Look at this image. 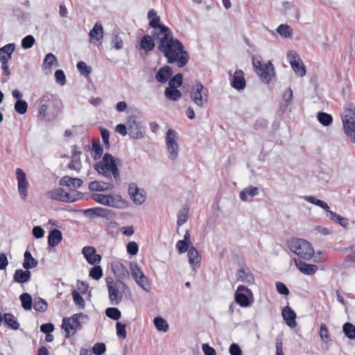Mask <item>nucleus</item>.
<instances>
[{
	"instance_id": "nucleus-1",
	"label": "nucleus",
	"mask_w": 355,
	"mask_h": 355,
	"mask_svg": "<svg viewBox=\"0 0 355 355\" xmlns=\"http://www.w3.org/2000/svg\"><path fill=\"white\" fill-rule=\"evenodd\" d=\"M151 38L157 40V49L163 53L168 64L177 63L180 68L186 66L189 60V55L184 50L183 44L174 38L171 30L166 25L151 32Z\"/></svg>"
},
{
	"instance_id": "nucleus-2",
	"label": "nucleus",
	"mask_w": 355,
	"mask_h": 355,
	"mask_svg": "<svg viewBox=\"0 0 355 355\" xmlns=\"http://www.w3.org/2000/svg\"><path fill=\"white\" fill-rule=\"evenodd\" d=\"M121 162L120 159L116 158L109 153H105L102 157V160L96 162L94 168L99 175L106 178L109 181L113 182L114 178L116 184L119 185L121 180L118 165Z\"/></svg>"
},
{
	"instance_id": "nucleus-3",
	"label": "nucleus",
	"mask_w": 355,
	"mask_h": 355,
	"mask_svg": "<svg viewBox=\"0 0 355 355\" xmlns=\"http://www.w3.org/2000/svg\"><path fill=\"white\" fill-rule=\"evenodd\" d=\"M37 102L40 103L38 117L44 121L50 122L55 120L62 108V101L50 94L42 95Z\"/></svg>"
},
{
	"instance_id": "nucleus-4",
	"label": "nucleus",
	"mask_w": 355,
	"mask_h": 355,
	"mask_svg": "<svg viewBox=\"0 0 355 355\" xmlns=\"http://www.w3.org/2000/svg\"><path fill=\"white\" fill-rule=\"evenodd\" d=\"M289 250L305 260H310L314 254L311 244L305 239L293 238L287 241Z\"/></svg>"
},
{
	"instance_id": "nucleus-5",
	"label": "nucleus",
	"mask_w": 355,
	"mask_h": 355,
	"mask_svg": "<svg viewBox=\"0 0 355 355\" xmlns=\"http://www.w3.org/2000/svg\"><path fill=\"white\" fill-rule=\"evenodd\" d=\"M345 134L355 144V106L350 104L341 113Z\"/></svg>"
},
{
	"instance_id": "nucleus-6",
	"label": "nucleus",
	"mask_w": 355,
	"mask_h": 355,
	"mask_svg": "<svg viewBox=\"0 0 355 355\" xmlns=\"http://www.w3.org/2000/svg\"><path fill=\"white\" fill-rule=\"evenodd\" d=\"M189 97L196 105L200 107H203L208 103V89L200 82L196 81V83L191 88Z\"/></svg>"
},
{
	"instance_id": "nucleus-7",
	"label": "nucleus",
	"mask_w": 355,
	"mask_h": 355,
	"mask_svg": "<svg viewBox=\"0 0 355 355\" xmlns=\"http://www.w3.org/2000/svg\"><path fill=\"white\" fill-rule=\"evenodd\" d=\"M234 300L241 307L251 306L254 300L252 291L244 285H239L234 293Z\"/></svg>"
},
{
	"instance_id": "nucleus-8",
	"label": "nucleus",
	"mask_w": 355,
	"mask_h": 355,
	"mask_svg": "<svg viewBox=\"0 0 355 355\" xmlns=\"http://www.w3.org/2000/svg\"><path fill=\"white\" fill-rule=\"evenodd\" d=\"M177 132L173 129H168L166 135V146L171 160H175L179 153V146L177 142Z\"/></svg>"
},
{
	"instance_id": "nucleus-9",
	"label": "nucleus",
	"mask_w": 355,
	"mask_h": 355,
	"mask_svg": "<svg viewBox=\"0 0 355 355\" xmlns=\"http://www.w3.org/2000/svg\"><path fill=\"white\" fill-rule=\"evenodd\" d=\"M129 136L133 139H141L145 136V128L137 121L136 116H130L127 120Z\"/></svg>"
},
{
	"instance_id": "nucleus-10",
	"label": "nucleus",
	"mask_w": 355,
	"mask_h": 355,
	"mask_svg": "<svg viewBox=\"0 0 355 355\" xmlns=\"http://www.w3.org/2000/svg\"><path fill=\"white\" fill-rule=\"evenodd\" d=\"M287 58L295 73L301 77L305 76L306 70L299 55L294 51H289Z\"/></svg>"
},
{
	"instance_id": "nucleus-11",
	"label": "nucleus",
	"mask_w": 355,
	"mask_h": 355,
	"mask_svg": "<svg viewBox=\"0 0 355 355\" xmlns=\"http://www.w3.org/2000/svg\"><path fill=\"white\" fill-rule=\"evenodd\" d=\"M82 211L86 217L90 219H93L95 217H102L109 219L112 218L114 216V212L112 210L99 207L83 209Z\"/></svg>"
},
{
	"instance_id": "nucleus-12",
	"label": "nucleus",
	"mask_w": 355,
	"mask_h": 355,
	"mask_svg": "<svg viewBox=\"0 0 355 355\" xmlns=\"http://www.w3.org/2000/svg\"><path fill=\"white\" fill-rule=\"evenodd\" d=\"M128 193L131 200L136 205H142L146 198V193L144 189H139L135 183H130L128 185Z\"/></svg>"
},
{
	"instance_id": "nucleus-13",
	"label": "nucleus",
	"mask_w": 355,
	"mask_h": 355,
	"mask_svg": "<svg viewBox=\"0 0 355 355\" xmlns=\"http://www.w3.org/2000/svg\"><path fill=\"white\" fill-rule=\"evenodd\" d=\"M274 76L275 75V67L271 61H268L267 63L263 64L261 68L257 70V73L259 76L261 80L268 85L271 81V74Z\"/></svg>"
},
{
	"instance_id": "nucleus-14",
	"label": "nucleus",
	"mask_w": 355,
	"mask_h": 355,
	"mask_svg": "<svg viewBox=\"0 0 355 355\" xmlns=\"http://www.w3.org/2000/svg\"><path fill=\"white\" fill-rule=\"evenodd\" d=\"M231 86L238 90H243L246 87V81L244 77V73L241 69L236 70L233 75L231 71L229 72Z\"/></svg>"
},
{
	"instance_id": "nucleus-15",
	"label": "nucleus",
	"mask_w": 355,
	"mask_h": 355,
	"mask_svg": "<svg viewBox=\"0 0 355 355\" xmlns=\"http://www.w3.org/2000/svg\"><path fill=\"white\" fill-rule=\"evenodd\" d=\"M16 175L18 182V191L21 198L25 200L27 196V188L28 182L25 172L20 168L16 169Z\"/></svg>"
},
{
	"instance_id": "nucleus-16",
	"label": "nucleus",
	"mask_w": 355,
	"mask_h": 355,
	"mask_svg": "<svg viewBox=\"0 0 355 355\" xmlns=\"http://www.w3.org/2000/svg\"><path fill=\"white\" fill-rule=\"evenodd\" d=\"M82 254L90 265L100 263L102 259L101 256L96 253V248L92 246H85L82 249Z\"/></svg>"
},
{
	"instance_id": "nucleus-17",
	"label": "nucleus",
	"mask_w": 355,
	"mask_h": 355,
	"mask_svg": "<svg viewBox=\"0 0 355 355\" xmlns=\"http://www.w3.org/2000/svg\"><path fill=\"white\" fill-rule=\"evenodd\" d=\"M296 268L303 274L306 275H314L318 270V266L311 263H307L299 259L294 258Z\"/></svg>"
},
{
	"instance_id": "nucleus-18",
	"label": "nucleus",
	"mask_w": 355,
	"mask_h": 355,
	"mask_svg": "<svg viewBox=\"0 0 355 355\" xmlns=\"http://www.w3.org/2000/svg\"><path fill=\"white\" fill-rule=\"evenodd\" d=\"M50 196L52 199L67 202H74L73 199H71V193L66 192L62 187L57 188L49 192Z\"/></svg>"
},
{
	"instance_id": "nucleus-19",
	"label": "nucleus",
	"mask_w": 355,
	"mask_h": 355,
	"mask_svg": "<svg viewBox=\"0 0 355 355\" xmlns=\"http://www.w3.org/2000/svg\"><path fill=\"white\" fill-rule=\"evenodd\" d=\"M236 277L237 281L242 282L248 284H253L254 282V275L245 266H244V268H239L236 271Z\"/></svg>"
},
{
	"instance_id": "nucleus-20",
	"label": "nucleus",
	"mask_w": 355,
	"mask_h": 355,
	"mask_svg": "<svg viewBox=\"0 0 355 355\" xmlns=\"http://www.w3.org/2000/svg\"><path fill=\"white\" fill-rule=\"evenodd\" d=\"M282 315L288 327L294 328L297 326L296 313L289 306L283 309Z\"/></svg>"
},
{
	"instance_id": "nucleus-21",
	"label": "nucleus",
	"mask_w": 355,
	"mask_h": 355,
	"mask_svg": "<svg viewBox=\"0 0 355 355\" xmlns=\"http://www.w3.org/2000/svg\"><path fill=\"white\" fill-rule=\"evenodd\" d=\"M114 186L112 182H104L101 181H93L89 184V189L92 191L105 192L111 191Z\"/></svg>"
},
{
	"instance_id": "nucleus-22",
	"label": "nucleus",
	"mask_w": 355,
	"mask_h": 355,
	"mask_svg": "<svg viewBox=\"0 0 355 355\" xmlns=\"http://www.w3.org/2000/svg\"><path fill=\"white\" fill-rule=\"evenodd\" d=\"M48 248H54L58 245L62 240V232L57 229L53 228L49 232L48 235Z\"/></svg>"
},
{
	"instance_id": "nucleus-23",
	"label": "nucleus",
	"mask_w": 355,
	"mask_h": 355,
	"mask_svg": "<svg viewBox=\"0 0 355 355\" xmlns=\"http://www.w3.org/2000/svg\"><path fill=\"white\" fill-rule=\"evenodd\" d=\"M173 69L168 65L161 67L155 74V79L160 83H165L173 75Z\"/></svg>"
},
{
	"instance_id": "nucleus-24",
	"label": "nucleus",
	"mask_w": 355,
	"mask_h": 355,
	"mask_svg": "<svg viewBox=\"0 0 355 355\" xmlns=\"http://www.w3.org/2000/svg\"><path fill=\"white\" fill-rule=\"evenodd\" d=\"M31 272L29 270L17 269L13 275V282L18 284H25L31 280Z\"/></svg>"
},
{
	"instance_id": "nucleus-25",
	"label": "nucleus",
	"mask_w": 355,
	"mask_h": 355,
	"mask_svg": "<svg viewBox=\"0 0 355 355\" xmlns=\"http://www.w3.org/2000/svg\"><path fill=\"white\" fill-rule=\"evenodd\" d=\"M155 43L151 38L150 35L146 34L140 39L137 48L140 50H144L146 52L153 51L155 49Z\"/></svg>"
},
{
	"instance_id": "nucleus-26",
	"label": "nucleus",
	"mask_w": 355,
	"mask_h": 355,
	"mask_svg": "<svg viewBox=\"0 0 355 355\" xmlns=\"http://www.w3.org/2000/svg\"><path fill=\"white\" fill-rule=\"evenodd\" d=\"M15 44L9 43L0 48V62H8L15 51Z\"/></svg>"
},
{
	"instance_id": "nucleus-27",
	"label": "nucleus",
	"mask_w": 355,
	"mask_h": 355,
	"mask_svg": "<svg viewBox=\"0 0 355 355\" xmlns=\"http://www.w3.org/2000/svg\"><path fill=\"white\" fill-rule=\"evenodd\" d=\"M91 42L96 40L101 42L103 37V28L101 22H96L89 33Z\"/></svg>"
},
{
	"instance_id": "nucleus-28",
	"label": "nucleus",
	"mask_w": 355,
	"mask_h": 355,
	"mask_svg": "<svg viewBox=\"0 0 355 355\" xmlns=\"http://www.w3.org/2000/svg\"><path fill=\"white\" fill-rule=\"evenodd\" d=\"M83 184V181L80 178H71L68 175L62 177L59 182L60 186H66L68 187L72 186L73 188H80Z\"/></svg>"
},
{
	"instance_id": "nucleus-29",
	"label": "nucleus",
	"mask_w": 355,
	"mask_h": 355,
	"mask_svg": "<svg viewBox=\"0 0 355 355\" xmlns=\"http://www.w3.org/2000/svg\"><path fill=\"white\" fill-rule=\"evenodd\" d=\"M147 17L149 20L148 26L155 30L160 28L164 25L161 23L160 17L157 15V12L153 8L148 10Z\"/></svg>"
},
{
	"instance_id": "nucleus-30",
	"label": "nucleus",
	"mask_w": 355,
	"mask_h": 355,
	"mask_svg": "<svg viewBox=\"0 0 355 355\" xmlns=\"http://www.w3.org/2000/svg\"><path fill=\"white\" fill-rule=\"evenodd\" d=\"M59 66L56 56L52 53H48L43 60L42 68L44 71L51 70L53 67H57Z\"/></svg>"
},
{
	"instance_id": "nucleus-31",
	"label": "nucleus",
	"mask_w": 355,
	"mask_h": 355,
	"mask_svg": "<svg viewBox=\"0 0 355 355\" xmlns=\"http://www.w3.org/2000/svg\"><path fill=\"white\" fill-rule=\"evenodd\" d=\"M111 268L114 275L119 279H123L129 275V272L126 267L121 263L116 262L114 263H112Z\"/></svg>"
},
{
	"instance_id": "nucleus-32",
	"label": "nucleus",
	"mask_w": 355,
	"mask_h": 355,
	"mask_svg": "<svg viewBox=\"0 0 355 355\" xmlns=\"http://www.w3.org/2000/svg\"><path fill=\"white\" fill-rule=\"evenodd\" d=\"M24 257L22 266L24 269L30 270L37 266V260L32 256L31 253L28 250L25 251Z\"/></svg>"
},
{
	"instance_id": "nucleus-33",
	"label": "nucleus",
	"mask_w": 355,
	"mask_h": 355,
	"mask_svg": "<svg viewBox=\"0 0 355 355\" xmlns=\"http://www.w3.org/2000/svg\"><path fill=\"white\" fill-rule=\"evenodd\" d=\"M3 322L8 328L13 330H17L20 327L19 322L11 313H5L3 314Z\"/></svg>"
},
{
	"instance_id": "nucleus-34",
	"label": "nucleus",
	"mask_w": 355,
	"mask_h": 355,
	"mask_svg": "<svg viewBox=\"0 0 355 355\" xmlns=\"http://www.w3.org/2000/svg\"><path fill=\"white\" fill-rule=\"evenodd\" d=\"M108 289L109 299L112 304L118 305L122 300L123 295L119 289L114 286Z\"/></svg>"
},
{
	"instance_id": "nucleus-35",
	"label": "nucleus",
	"mask_w": 355,
	"mask_h": 355,
	"mask_svg": "<svg viewBox=\"0 0 355 355\" xmlns=\"http://www.w3.org/2000/svg\"><path fill=\"white\" fill-rule=\"evenodd\" d=\"M164 95L168 100L177 101L181 98L182 94V92L178 89V87H167L164 91Z\"/></svg>"
},
{
	"instance_id": "nucleus-36",
	"label": "nucleus",
	"mask_w": 355,
	"mask_h": 355,
	"mask_svg": "<svg viewBox=\"0 0 355 355\" xmlns=\"http://www.w3.org/2000/svg\"><path fill=\"white\" fill-rule=\"evenodd\" d=\"M92 151L94 153L93 158L94 160L99 159L103 153V146L101 145L99 139L92 140Z\"/></svg>"
},
{
	"instance_id": "nucleus-37",
	"label": "nucleus",
	"mask_w": 355,
	"mask_h": 355,
	"mask_svg": "<svg viewBox=\"0 0 355 355\" xmlns=\"http://www.w3.org/2000/svg\"><path fill=\"white\" fill-rule=\"evenodd\" d=\"M188 257L189 263L194 266H198L200 263L201 258L199 255L198 251L193 246L191 245L188 250Z\"/></svg>"
},
{
	"instance_id": "nucleus-38",
	"label": "nucleus",
	"mask_w": 355,
	"mask_h": 355,
	"mask_svg": "<svg viewBox=\"0 0 355 355\" xmlns=\"http://www.w3.org/2000/svg\"><path fill=\"white\" fill-rule=\"evenodd\" d=\"M21 307L26 311H30L33 308V298L31 294L23 293L19 295Z\"/></svg>"
},
{
	"instance_id": "nucleus-39",
	"label": "nucleus",
	"mask_w": 355,
	"mask_h": 355,
	"mask_svg": "<svg viewBox=\"0 0 355 355\" xmlns=\"http://www.w3.org/2000/svg\"><path fill=\"white\" fill-rule=\"evenodd\" d=\"M109 197L111 198H109V204L107 205L108 207H112L115 208L121 209L126 206L125 202L121 198V196H116V197H114L112 195H109Z\"/></svg>"
},
{
	"instance_id": "nucleus-40",
	"label": "nucleus",
	"mask_w": 355,
	"mask_h": 355,
	"mask_svg": "<svg viewBox=\"0 0 355 355\" xmlns=\"http://www.w3.org/2000/svg\"><path fill=\"white\" fill-rule=\"evenodd\" d=\"M318 121L323 126H329L333 122V117L330 114L318 112L317 114Z\"/></svg>"
},
{
	"instance_id": "nucleus-41",
	"label": "nucleus",
	"mask_w": 355,
	"mask_h": 355,
	"mask_svg": "<svg viewBox=\"0 0 355 355\" xmlns=\"http://www.w3.org/2000/svg\"><path fill=\"white\" fill-rule=\"evenodd\" d=\"M154 325L159 331L166 332L169 329L167 321L160 316L154 318Z\"/></svg>"
},
{
	"instance_id": "nucleus-42",
	"label": "nucleus",
	"mask_w": 355,
	"mask_h": 355,
	"mask_svg": "<svg viewBox=\"0 0 355 355\" xmlns=\"http://www.w3.org/2000/svg\"><path fill=\"white\" fill-rule=\"evenodd\" d=\"M33 307L36 311L44 313L48 308V304L45 300L38 297L35 298Z\"/></svg>"
},
{
	"instance_id": "nucleus-43",
	"label": "nucleus",
	"mask_w": 355,
	"mask_h": 355,
	"mask_svg": "<svg viewBox=\"0 0 355 355\" xmlns=\"http://www.w3.org/2000/svg\"><path fill=\"white\" fill-rule=\"evenodd\" d=\"M343 331L349 339L355 338V326L352 323L345 322L343 326Z\"/></svg>"
},
{
	"instance_id": "nucleus-44",
	"label": "nucleus",
	"mask_w": 355,
	"mask_h": 355,
	"mask_svg": "<svg viewBox=\"0 0 355 355\" xmlns=\"http://www.w3.org/2000/svg\"><path fill=\"white\" fill-rule=\"evenodd\" d=\"M105 315L109 318L119 321L121 317V311L116 307H108L105 311Z\"/></svg>"
},
{
	"instance_id": "nucleus-45",
	"label": "nucleus",
	"mask_w": 355,
	"mask_h": 355,
	"mask_svg": "<svg viewBox=\"0 0 355 355\" xmlns=\"http://www.w3.org/2000/svg\"><path fill=\"white\" fill-rule=\"evenodd\" d=\"M136 283L145 291L149 292L151 290V285L143 272H140L139 279Z\"/></svg>"
},
{
	"instance_id": "nucleus-46",
	"label": "nucleus",
	"mask_w": 355,
	"mask_h": 355,
	"mask_svg": "<svg viewBox=\"0 0 355 355\" xmlns=\"http://www.w3.org/2000/svg\"><path fill=\"white\" fill-rule=\"evenodd\" d=\"M304 200L308 202H310L313 205L318 206L323 209L324 210H327L329 209V205L327 203L322 200L318 199L312 196H306L304 197Z\"/></svg>"
},
{
	"instance_id": "nucleus-47",
	"label": "nucleus",
	"mask_w": 355,
	"mask_h": 355,
	"mask_svg": "<svg viewBox=\"0 0 355 355\" xmlns=\"http://www.w3.org/2000/svg\"><path fill=\"white\" fill-rule=\"evenodd\" d=\"M276 31L281 36L284 38H288L293 35V30L287 24H280Z\"/></svg>"
},
{
	"instance_id": "nucleus-48",
	"label": "nucleus",
	"mask_w": 355,
	"mask_h": 355,
	"mask_svg": "<svg viewBox=\"0 0 355 355\" xmlns=\"http://www.w3.org/2000/svg\"><path fill=\"white\" fill-rule=\"evenodd\" d=\"M183 83V75L181 73H178L173 77L168 79V87H180Z\"/></svg>"
},
{
	"instance_id": "nucleus-49",
	"label": "nucleus",
	"mask_w": 355,
	"mask_h": 355,
	"mask_svg": "<svg viewBox=\"0 0 355 355\" xmlns=\"http://www.w3.org/2000/svg\"><path fill=\"white\" fill-rule=\"evenodd\" d=\"M71 295L73 302L76 306H78L80 309H84L85 306V300L82 297L81 294L76 289H72Z\"/></svg>"
},
{
	"instance_id": "nucleus-50",
	"label": "nucleus",
	"mask_w": 355,
	"mask_h": 355,
	"mask_svg": "<svg viewBox=\"0 0 355 355\" xmlns=\"http://www.w3.org/2000/svg\"><path fill=\"white\" fill-rule=\"evenodd\" d=\"M78 71L85 77H87L92 73V67L88 66L85 62L79 61L76 64Z\"/></svg>"
},
{
	"instance_id": "nucleus-51",
	"label": "nucleus",
	"mask_w": 355,
	"mask_h": 355,
	"mask_svg": "<svg viewBox=\"0 0 355 355\" xmlns=\"http://www.w3.org/2000/svg\"><path fill=\"white\" fill-rule=\"evenodd\" d=\"M91 198L99 204L107 206V205L110 203L109 198H111L109 197V195L92 193L91 195Z\"/></svg>"
},
{
	"instance_id": "nucleus-52",
	"label": "nucleus",
	"mask_w": 355,
	"mask_h": 355,
	"mask_svg": "<svg viewBox=\"0 0 355 355\" xmlns=\"http://www.w3.org/2000/svg\"><path fill=\"white\" fill-rule=\"evenodd\" d=\"M15 110L19 114H24L28 110V103L25 100L17 101L14 106Z\"/></svg>"
},
{
	"instance_id": "nucleus-53",
	"label": "nucleus",
	"mask_w": 355,
	"mask_h": 355,
	"mask_svg": "<svg viewBox=\"0 0 355 355\" xmlns=\"http://www.w3.org/2000/svg\"><path fill=\"white\" fill-rule=\"evenodd\" d=\"M78 147L76 145L72 146L71 162L75 163L78 166H82L80 161L81 151L77 150Z\"/></svg>"
},
{
	"instance_id": "nucleus-54",
	"label": "nucleus",
	"mask_w": 355,
	"mask_h": 355,
	"mask_svg": "<svg viewBox=\"0 0 355 355\" xmlns=\"http://www.w3.org/2000/svg\"><path fill=\"white\" fill-rule=\"evenodd\" d=\"M35 42V37L32 35H28L21 40V46L24 49H29Z\"/></svg>"
},
{
	"instance_id": "nucleus-55",
	"label": "nucleus",
	"mask_w": 355,
	"mask_h": 355,
	"mask_svg": "<svg viewBox=\"0 0 355 355\" xmlns=\"http://www.w3.org/2000/svg\"><path fill=\"white\" fill-rule=\"evenodd\" d=\"M94 266L89 270V277L95 280L100 279L103 276V269L98 265H94Z\"/></svg>"
},
{
	"instance_id": "nucleus-56",
	"label": "nucleus",
	"mask_w": 355,
	"mask_h": 355,
	"mask_svg": "<svg viewBox=\"0 0 355 355\" xmlns=\"http://www.w3.org/2000/svg\"><path fill=\"white\" fill-rule=\"evenodd\" d=\"M112 48L116 50H121L123 46V39L117 34L112 36L111 40Z\"/></svg>"
},
{
	"instance_id": "nucleus-57",
	"label": "nucleus",
	"mask_w": 355,
	"mask_h": 355,
	"mask_svg": "<svg viewBox=\"0 0 355 355\" xmlns=\"http://www.w3.org/2000/svg\"><path fill=\"white\" fill-rule=\"evenodd\" d=\"M12 15L17 19L20 23L26 21L27 16L25 12L20 8H14L12 9Z\"/></svg>"
},
{
	"instance_id": "nucleus-58",
	"label": "nucleus",
	"mask_w": 355,
	"mask_h": 355,
	"mask_svg": "<svg viewBox=\"0 0 355 355\" xmlns=\"http://www.w3.org/2000/svg\"><path fill=\"white\" fill-rule=\"evenodd\" d=\"M126 324L117 321L116 324V335L119 338L125 339L127 336L125 330Z\"/></svg>"
},
{
	"instance_id": "nucleus-59",
	"label": "nucleus",
	"mask_w": 355,
	"mask_h": 355,
	"mask_svg": "<svg viewBox=\"0 0 355 355\" xmlns=\"http://www.w3.org/2000/svg\"><path fill=\"white\" fill-rule=\"evenodd\" d=\"M92 351L95 355H103L106 351V345L103 343H96L92 347Z\"/></svg>"
},
{
	"instance_id": "nucleus-60",
	"label": "nucleus",
	"mask_w": 355,
	"mask_h": 355,
	"mask_svg": "<svg viewBox=\"0 0 355 355\" xmlns=\"http://www.w3.org/2000/svg\"><path fill=\"white\" fill-rule=\"evenodd\" d=\"M191 243L183 240H180L176 243V248L180 254L186 252L190 248Z\"/></svg>"
},
{
	"instance_id": "nucleus-61",
	"label": "nucleus",
	"mask_w": 355,
	"mask_h": 355,
	"mask_svg": "<svg viewBox=\"0 0 355 355\" xmlns=\"http://www.w3.org/2000/svg\"><path fill=\"white\" fill-rule=\"evenodd\" d=\"M130 269L133 279H135V282H137L139 279L140 272L143 271L138 266L137 263L133 262H130Z\"/></svg>"
},
{
	"instance_id": "nucleus-62",
	"label": "nucleus",
	"mask_w": 355,
	"mask_h": 355,
	"mask_svg": "<svg viewBox=\"0 0 355 355\" xmlns=\"http://www.w3.org/2000/svg\"><path fill=\"white\" fill-rule=\"evenodd\" d=\"M54 76L57 83H59L60 85H64L66 84V76L63 70L57 69L55 71Z\"/></svg>"
},
{
	"instance_id": "nucleus-63",
	"label": "nucleus",
	"mask_w": 355,
	"mask_h": 355,
	"mask_svg": "<svg viewBox=\"0 0 355 355\" xmlns=\"http://www.w3.org/2000/svg\"><path fill=\"white\" fill-rule=\"evenodd\" d=\"M126 248L128 254L131 256L136 255L139 250L138 244L135 241L128 242Z\"/></svg>"
},
{
	"instance_id": "nucleus-64",
	"label": "nucleus",
	"mask_w": 355,
	"mask_h": 355,
	"mask_svg": "<svg viewBox=\"0 0 355 355\" xmlns=\"http://www.w3.org/2000/svg\"><path fill=\"white\" fill-rule=\"evenodd\" d=\"M275 286L277 291L283 295H288L290 294L289 289L286 286V285L281 282H277L275 283Z\"/></svg>"
}]
</instances>
